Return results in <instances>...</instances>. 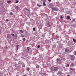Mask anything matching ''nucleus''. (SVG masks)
Returning <instances> with one entry per match:
<instances>
[{
    "instance_id": "1",
    "label": "nucleus",
    "mask_w": 76,
    "mask_h": 76,
    "mask_svg": "<svg viewBox=\"0 0 76 76\" xmlns=\"http://www.w3.org/2000/svg\"><path fill=\"white\" fill-rule=\"evenodd\" d=\"M58 69H61V67L60 66H58L57 67L52 66L50 68V70L51 72H56Z\"/></svg>"
},
{
    "instance_id": "2",
    "label": "nucleus",
    "mask_w": 76,
    "mask_h": 76,
    "mask_svg": "<svg viewBox=\"0 0 76 76\" xmlns=\"http://www.w3.org/2000/svg\"><path fill=\"white\" fill-rule=\"evenodd\" d=\"M26 11L25 12V15H26L27 16H28L29 18H30L31 14H30V11H29V10H28V9L26 8Z\"/></svg>"
},
{
    "instance_id": "3",
    "label": "nucleus",
    "mask_w": 76,
    "mask_h": 76,
    "mask_svg": "<svg viewBox=\"0 0 76 76\" xmlns=\"http://www.w3.org/2000/svg\"><path fill=\"white\" fill-rule=\"evenodd\" d=\"M58 10V8L55 7H54L53 8H52V10L53 12H54V10H55L56 11H57V10Z\"/></svg>"
},
{
    "instance_id": "4",
    "label": "nucleus",
    "mask_w": 76,
    "mask_h": 76,
    "mask_svg": "<svg viewBox=\"0 0 76 76\" xmlns=\"http://www.w3.org/2000/svg\"><path fill=\"white\" fill-rule=\"evenodd\" d=\"M7 38H8V39H11V38H12V37L10 34H8L7 35Z\"/></svg>"
},
{
    "instance_id": "5",
    "label": "nucleus",
    "mask_w": 76,
    "mask_h": 76,
    "mask_svg": "<svg viewBox=\"0 0 76 76\" xmlns=\"http://www.w3.org/2000/svg\"><path fill=\"white\" fill-rule=\"evenodd\" d=\"M65 53H68V52L69 51V49H68V48H65Z\"/></svg>"
},
{
    "instance_id": "6",
    "label": "nucleus",
    "mask_w": 76,
    "mask_h": 76,
    "mask_svg": "<svg viewBox=\"0 0 76 76\" xmlns=\"http://www.w3.org/2000/svg\"><path fill=\"white\" fill-rule=\"evenodd\" d=\"M70 57L71 58L72 60H74V59H75V56H71Z\"/></svg>"
},
{
    "instance_id": "7",
    "label": "nucleus",
    "mask_w": 76,
    "mask_h": 76,
    "mask_svg": "<svg viewBox=\"0 0 76 76\" xmlns=\"http://www.w3.org/2000/svg\"><path fill=\"white\" fill-rule=\"evenodd\" d=\"M62 73V72H58V75H59V76H61V74Z\"/></svg>"
},
{
    "instance_id": "8",
    "label": "nucleus",
    "mask_w": 76,
    "mask_h": 76,
    "mask_svg": "<svg viewBox=\"0 0 76 76\" xmlns=\"http://www.w3.org/2000/svg\"><path fill=\"white\" fill-rule=\"evenodd\" d=\"M38 28L39 30L40 29H41V28H42V25L40 24Z\"/></svg>"
},
{
    "instance_id": "9",
    "label": "nucleus",
    "mask_w": 76,
    "mask_h": 76,
    "mask_svg": "<svg viewBox=\"0 0 76 76\" xmlns=\"http://www.w3.org/2000/svg\"><path fill=\"white\" fill-rule=\"evenodd\" d=\"M15 10H18V9H19V7H18V6H17L15 7Z\"/></svg>"
},
{
    "instance_id": "10",
    "label": "nucleus",
    "mask_w": 76,
    "mask_h": 76,
    "mask_svg": "<svg viewBox=\"0 0 76 76\" xmlns=\"http://www.w3.org/2000/svg\"><path fill=\"white\" fill-rule=\"evenodd\" d=\"M60 58H57V59L56 61L58 63H59V62H60Z\"/></svg>"
},
{
    "instance_id": "11",
    "label": "nucleus",
    "mask_w": 76,
    "mask_h": 76,
    "mask_svg": "<svg viewBox=\"0 0 76 76\" xmlns=\"http://www.w3.org/2000/svg\"><path fill=\"white\" fill-rule=\"evenodd\" d=\"M27 48L28 51H30V50H31V48H30L29 47H27Z\"/></svg>"
},
{
    "instance_id": "12",
    "label": "nucleus",
    "mask_w": 76,
    "mask_h": 76,
    "mask_svg": "<svg viewBox=\"0 0 76 76\" xmlns=\"http://www.w3.org/2000/svg\"><path fill=\"white\" fill-rule=\"evenodd\" d=\"M19 47V45H17L16 46V47L17 48V50H18V47Z\"/></svg>"
},
{
    "instance_id": "13",
    "label": "nucleus",
    "mask_w": 76,
    "mask_h": 76,
    "mask_svg": "<svg viewBox=\"0 0 76 76\" xmlns=\"http://www.w3.org/2000/svg\"><path fill=\"white\" fill-rule=\"evenodd\" d=\"M23 41H25L26 40V38H24L23 39Z\"/></svg>"
},
{
    "instance_id": "14",
    "label": "nucleus",
    "mask_w": 76,
    "mask_h": 76,
    "mask_svg": "<svg viewBox=\"0 0 76 76\" xmlns=\"http://www.w3.org/2000/svg\"><path fill=\"white\" fill-rule=\"evenodd\" d=\"M11 35L12 37H14V36H15V34L12 33L11 34Z\"/></svg>"
},
{
    "instance_id": "15",
    "label": "nucleus",
    "mask_w": 76,
    "mask_h": 76,
    "mask_svg": "<svg viewBox=\"0 0 76 76\" xmlns=\"http://www.w3.org/2000/svg\"><path fill=\"white\" fill-rule=\"evenodd\" d=\"M22 67H25V63H23L22 65Z\"/></svg>"
},
{
    "instance_id": "16",
    "label": "nucleus",
    "mask_w": 76,
    "mask_h": 76,
    "mask_svg": "<svg viewBox=\"0 0 76 76\" xmlns=\"http://www.w3.org/2000/svg\"><path fill=\"white\" fill-rule=\"evenodd\" d=\"M15 37L16 38V39H17L18 38V35L16 34L15 36Z\"/></svg>"
},
{
    "instance_id": "17",
    "label": "nucleus",
    "mask_w": 76,
    "mask_h": 76,
    "mask_svg": "<svg viewBox=\"0 0 76 76\" xmlns=\"http://www.w3.org/2000/svg\"><path fill=\"white\" fill-rule=\"evenodd\" d=\"M26 69L27 71H29V68H26Z\"/></svg>"
},
{
    "instance_id": "18",
    "label": "nucleus",
    "mask_w": 76,
    "mask_h": 76,
    "mask_svg": "<svg viewBox=\"0 0 76 76\" xmlns=\"http://www.w3.org/2000/svg\"><path fill=\"white\" fill-rule=\"evenodd\" d=\"M37 6H39V7H41V6H42V5H39V4H37Z\"/></svg>"
},
{
    "instance_id": "19",
    "label": "nucleus",
    "mask_w": 76,
    "mask_h": 76,
    "mask_svg": "<svg viewBox=\"0 0 76 76\" xmlns=\"http://www.w3.org/2000/svg\"><path fill=\"white\" fill-rule=\"evenodd\" d=\"M43 4L44 5V6H47V5L45 4V2H44L43 3Z\"/></svg>"
},
{
    "instance_id": "20",
    "label": "nucleus",
    "mask_w": 76,
    "mask_h": 76,
    "mask_svg": "<svg viewBox=\"0 0 76 76\" xmlns=\"http://www.w3.org/2000/svg\"><path fill=\"white\" fill-rule=\"evenodd\" d=\"M67 19L68 20L70 19V16H67Z\"/></svg>"
},
{
    "instance_id": "21",
    "label": "nucleus",
    "mask_w": 76,
    "mask_h": 76,
    "mask_svg": "<svg viewBox=\"0 0 76 76\" xmlns=\"http://www.w3.org/2000/svg\"><path fill=\"white\" fill-rule=\"evenodd\" d=\"M74 64L73 63H72L71 64V65L72 66H74Z\"/></svg>"
},
{
    "instance_id": "22",
    "label": "nucleus",
    "mask_w": 76,
    "mask_h": 76,
    "mask_svg": "<svg viewBox=\"0 0 76 76\" xmlns=\"http://www.w3.org/2000/svg\"><path fill=\"white\" fill-rule=\"evenodd\" d=\"M11 1H9L7 2V3H11Z\"/></svg>"
},
{
    "instance_id": "23",
    "label": "nucleus",
    "mask_w": 76,
    "mask_h": 76,
    "mask_svg": "<svg viewBox=\"0 0 76 76\" xmlns=\"http://www.w3.org/2000/svg\"><path fill=\"white\" fill-rule=\"evenodd\" d=\"M37 68H39V66L38 65H37L36 66Z\"/></svg>"
},
{
    "instance_id": "24",
    "label": "nucleus",
    "mask_w": 76,
    "mask_h": 76,
    "mask_svg": "<svg viewBox=\"0 0 76 76\" xmlns=\"http://www.w3.org/2000/svg\"><path fill=\"white\" fill-rule=\"evenodd\" d=\"M10 15H13V13L12 12H10Z\"/></svg>"
},
{
    "instance_id": "25",
    "label": "nucleus",
    "mask_w": 76,
    "mask_h": 76,
    "mask_svg": "<svg viewBox=\"0 0 76 76\" xmlns=\"http://www.w3.org/2000/svg\"><path fill=\"white\" fill-rule=\"evenodd\" d=\"M64 70H65V71H67V68L65 69V68H64Z\"/></svg>"
},
{
    "instance_id": "26",
    "label": "nucleus",
    "mask_w": 76,
    "mask_h": 76,
    "mask_svg": "<svg viewBox=\"0 0 76 76\" xmlns=\"http://www.w3.org/2000/svg\"><path fill=\"white\" fill-rule=\"evenodd\" d=\"M53 48H56V45H54L52 46Z\"/></svg>"
},
{
    "instance_id": "27",
    "label": "nucleus",
    "mask_w": 76,
    "mask_h": 76,
    "mask_svg": "<svg viewBox=\"0 0 76 76\" xmlns=\"http://www.w3.org/2000/svg\"><path fill=\"white\" fill-rule=\"evenodd\" d=\"M20 32L21 33H23V31H22V30H20Z\"/></svg>"
},
{
    "instance_id": "28",
    "label": "nucleus",
    "mask_w": 76,
    "mask_h": 76,
    "mask_svg": "<svg viewBox=\"0 0 76 76\" xmlns=\"http://www.w3.org/2000/svg\"><path fill=\"white\" fill-rule=\"evenodd\" d=\"M18 2H19V1L18 0H17L15 1L16 3H18Z\"/></svg>"
},
{
    "instance_id": "29",
    "label": "nucleus",
    "mask_w": 76,
    "mask_h": 76,
    "mask_svg": "<svg viewBox=\"0 0 76 76\" xmlns=\"http://www.w3.org/2000/svg\"><path fill=\"white\" fill-rule=\"evenodd\" d=\"M73 40L74 42H76V40L75 39H73Z\"/></svg>"
},
{
    "instance_id": "30",
    "label": "nucleus",
    "mask_w": 76,
    "mask_h": 76,
    "mask_svg": "<svg viewBox=\"0 0 76 76\" xmlns=\"http://www.w3.org/2000/svg\"><path fill=\"white\" fill-rule=\"evenodd\" d=\"M21 37H22V38H23V37H24V36L22 35H21Z\"/></svg>"
},
{
    "instance_id": "31",
    "label": "nucleus",
    "mask_w": 76,
    "mask_h": 76,
    "mask_svg": "<svg viewBox=\"0 0 76 76\" xmlns=\"http://www.w3.org/2000/svg\"><path fill=\"white\" fill-rule=\"evenodd\" d=\"M41 1H46V0H41Z\"/></svg>"
},
{
    "instance_id": "32",
    "label": "nucleus",
    "mask_w": 76,
    "mask_h": 76,
    "mask_svg": "<svg viewBox=\"0 0 76 76\" xmlns=\"http://www.w3.org/2000/svg\"><path fill=\"white\" fill-rule=\"evenodd\" d=\"M75 19H73L72 21V22H75Z\"/></svg>"
},
{
    "instance_id": "33",
    "label": "nucleus",
    "mask_w": 76,
    "mask_h": 76,
    "mask_svg": "<svg viewBox=\"0 0 76 76\" xmlns=\"http://www.w3.org/2000/svg\"><path fill=\"white\" fill-rule=\"evenodd\" d=\"M33 30L34 31H35V28H33Z\"/></svg>"
},
{
    "instance_id": "34",
    "label": "nucleus",
    "mask_w": 76,
    "mask_h": 76,
    "mask_svg": "<svg viewBox=\"0 0 76 76\" xmlns=\"http://www.w3.org/2000/svg\"><path fill=\"white\" fill-rule=\"evenodd\" d=\"M56 39H57V38H58V36H56Z\"/></svg>"
},
{
    "instance_id": "35",
    "label": "nucleus",
    "mask_w": 76,
    "mask_h": 76,
    "mask_svg": "<svg viewBox=\"0 0 76 76\" xmlns=\"http://www.w3.org/2000/svg\"><path fill=\"white\" fill-rule=\"evenodd\" d=\"M39 47H40V45H38L37 46V48H39Z\"/></svg>"
},
{
    "instance_id": "36",
    "label": "nucleus",
    "mask_w": 76,
    "mask_h": 76,
    "mask_svg": "<svg viewBox=\"0 0 76 76\" xmlns=\"http://www.w3.org/2000/svg\"><path fill=\"white\" fill-rule=\"evenodd\" d=\"M49 24H50V23L49 22H48V23H47V25H50Z\"/></svg>"
},
{
    "instance_id": "37",
    "label": "nucleus",
    "mask_w": 76,
    "mask_h": 76,
    "mask_svg": "<svg viewBox=\"0 0 76 76\" xmlns=\"http://www.w3.org/2000/svg\"><path fill=\"white\" fill-rule=\"evenodd\" d=\"M66 66H68V67H69L70 65H69V64H67Z\"/></svg>"
},
{
    "instance_id": "38",
    "label": "nucleus",
    "mask_w": 76,
    "mask_h": 76,
    "mask_svg": "<svg viewBox=\"0 0 76 76\" xmlns=\"http://www.w3.org/2000/svg\"><path fill=\"white\" fill-rule=\"evenodd\" d=\"M60 18H61V19H63V18L62 16L60 17Z\"/></svg>"
},
{
    "instance_id": "39",
    "label": "nucleus",
    "mask_w": 76,
    "mask_h": 76,
    "mask_svg": "<svg viewBox=\"0 0 76 76\" xmlns=\"http://www.w3.org/2000/svg\"><path fill=\"white\" fill-rule=\"evenodd\" d=\"M48 27H50V24H49L48 25H47Z\"/></svg>"
},
{
    "instance_id": "40",
    "label": "nucleus",
    "mask_w": 76,
    "mask_h": 76,
    "mask_svg": "<svg viewBox=\"0 0 76 76\" xmlns=\"http://www.w3.org/2000/svg\"><path fill=\"white\" fill-rule=\"evenodd\" d=\"M74 54L76 56V51L74 53Z\"/></svg>"
},
{
    "instance_id": "41",
    "label": "nucleus",
    "mask_w": 76,
    "mask_h": 76,
    "mask_svg": "<svg viewBox=\"0 0 76 76\" xmlns=\"http://www.w3.org/2000/svg\"><path fill=\"white\" fill-rule=\"evenodd\" d=\"M14 10L13 11V12H16V11H15V10Z\"/></svg>"
},
{
    "instance_id": "42",
    "label": "nucleus",
    "mask_w": 76,
    "mask_h": 76,
    "mask_svg": "<svg viewBox=\"0 0 76 76\" xmlns=\"http://www.w3.org/2000/svg\"><path fill=\"white\" fill-rule=\"evenodd\" d=\"M70 70H73V69H72V68H70Z\"/></svg>"
},
{
    "instance_id": "43",
    "label": "nucleus",
    "mask_w": 76,
    "mask_h": 76,
    "mask_svg": "<svg viewBox=\"0 0 76 76\" xmlns=\"http://www.w3.org/2000/svg\"><path fill=\"white\" fill-rule=\"evenodd\" d=\"M48 1H51V0H48Z\"/></svg>"
},
{
    "instance_id": "44",
    "label": "nucleus",
    "mask_w": 76,
    "mask_h": 76,
    "mask_svg": "<svg viewBox=\"0 0 76 76\" xmlns=\"http://www.w3.org/2000/svg\"><path fill=\"white\" fill-rule=\"evenodd\" d=\"M23 76H27V75H23Z\"/></svg>"
},
{
    "instance_id": "45",
    "label": "nucleus",
    "mask_w": 76,
    "mask_h": 76,
    "mask_svg": "<svg viewBox=\"0 0 76 76\" xmlns=\"http://www.w3.org/2000/svg\"><path fill=\"white\" fill-rule=\"evenodd\" d=\"M7 21H9V19H7L6 20Z\"/></svg>"
},
{
    "instance_id": "46",
    "label": "nucleus",
    "mask_w": 76,
    "mask_h": 76,
    "mask_svg": "<svg viewBox=\"0 0 76 76\" xmlns=\"http://www.w3.org/2000/svg\"><path fill=\"white\" fill-rule=\"evenodd\" d=\"M48 46H49V45H48L47 46H46V47H48Z\"/></svg>"
},
{
    "instance_id": "47",
    "label": "nucleus",
    "mask_w": 76,
    "mask_h": 76,
    "mask_svg": "<svg viewBox=\"0 0 76 76\" xmlns=\"http://www.w3.org/2000/svg\"><path fill=\"white\" fill-rule=\"evenodd\" d=\"M56 20H58V19H56Z\"/></svg>"
},
{
    "instance_id": "48",
    "label": "nucleus",
    "mask_w": 76,
    "mask_h": 76,
    "mask_svg": "<svg viewBox=\"0 0 76 76\" xmlns=\"http://www.w3.org/2000/svg\"><path fill=\"white\" fill-rule=\"evenodd\" d=\"M67 76H70V75H67Z\"/></svg>"
},
{
    "instance_id": "49",
    "label": "nucleus",
    "mask_w": 76,
    "mask_h": 76,
    "mask_svg": "<svg viewBox=\"0 0 76 76\" xmlns=\"http://www.w3.org/2000/svg\"><path fill=\"white\" fill-rule=\"evenodd\" d=\"M45 74H46L45 73H43V75H45Z\"/></svg>"
},
{
    "instance_id": "50",
    "label": "nucleus",
    "mask_w": 76,
    "mask_h": 76,
    "mask_svg": "<svg viewBox=\"0 0 76 76\" xmlns=\"http://www.w3.org/2000/svg\"><path fill=\"white\" fill-rule=\"evenodd\" d=\"M50 7V8H51V7Z\"/></svg>"
},
{
    "instance_id": "51",
    "label": "nucleus",
    "mask_w": 76,
    "mask_h": 76,
    "mask_svg": "<svg viewBox=\"0 0 76 76\" xmlns=\"http://www.w3.org/2000/svg\"><path fill=\"white\" fill-rule=\"evenodd\" d=\"M69 19H70V20H71V18H69Z\"/></svg>"
},
{
    "instance_id": "52",
    "label": "nucleus",
    "mask_w": 76,
    "mask_h": 76,
    "mask_svg": "<svg viewBox=\"0 0 76 76\" xmlns=\"http://www.w3.org/2000/svg\"><path fill=\"white\" fill-rule=\"evenodd\" d=\"M0 32H1V31L0 30Z\"/></svg>"
},
{
    "instance_id": "53",
    "label": "nucleus",
    "mask_w": 76,
    "mask_h": 76,
    "mask_svg": "<svg viewBox=\"0 0 76 76\" xmlns=\"http://www.w3.org/2000/svg\"><path fill=\"white\" fill-rule=\"evenodd\" d=\"M6 48H7V47H6Z\"/></svg>"
},
{
    "instance_id": "54",
    "label": "nucleus",
    "mask_w": 76,
    "mask_h": 76,
    "mask_svg": "<svg viewBox=\"0 0 76 76\" xmlns=\"http://www.w3.org/2000/svg\"><path fill=\"white\" fill-rule=\"evenodd\" d=\"M72 23H73V22H72Z\"/></svg>"
},
{
    "instance_id": "55",
    "label": "nucleus",
    "mask_w": 76,
    "mask_h": 76,
    "mask_svg": "<svg viewBox=\"0 0 76 76\" xmlns=\"http://www.w3.org/2000/svg\"><path fill=\"white\" fill-rule=\"evenodd\" d=\"M18 64H20V63H18Z\"/></svg>"
},
{
    "instance_id": "56",
    "label": "nucleus",
    "mask_w": 76,
    "mask_h": 76,
    "mask_svg": "<svg viewBox=\"0 0 76 76\" xmlns=\"http://www.w3.org/2000/svg\"><path fill=\"white\" fill-rule=\"evenodd\" d=\"M42 51H43V50H42Z\"/></svg>"
}]
</instances>
